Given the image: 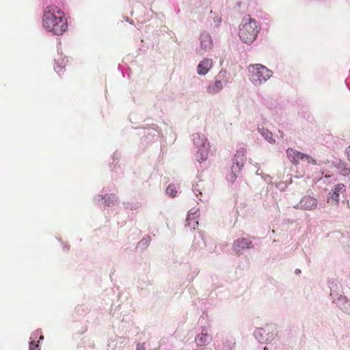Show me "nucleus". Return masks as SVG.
Returning <instances> with one entry per match:
<instances>
[{"instance_id": "obj_2", "label": "nucleus", "mask_w": 350, "mask_h": 350, "mask_svg": "<svg viewBox=\"0 0 350 350\" xmlns=\"http://www.w3.org/2000/svg\"><path fill=\"white\" fill-rule=\"evenodd\" d=\"M259 31L257 22L248 16L244 18L239 25V36L242 42L251 44L256 39Z\"/></svg>"}, {"instance_id": "obj_5", "label": "nucleus", "mask_w": 350, "mask_h": 350, "mask_svg": "<svg viewBox=\"0 0 350 350\" xmlns=\"http://www.w3.org/2000/svg\"><path fill=\"white\" fill-rule=\"evenodd\" d=\"M286 154L288 159L294 165L299 163V160L306 161L309 165H316L317 161L310 156L299 152L293 148H288L286 150Z\"/></svg>"}, {"instance_id": "obj_18", "label": "nucleus", "mask_w": 350, "mask_h": 350, "mask_svg": "<svg viewBox=\"0 0 350 350\" xmlns=\"http://www.w3.org/2000/svg\"><path fill=\"white\" fill-rule=\"evenodd\" d=\"M29 350H40L38 343L34 340L31 341L29 344Z\"/></svg>"}, {"instance_id": "obj_4", "label": "nucleus", "mask_w": 350, "mask_h": 350, "mask_svg": "<svg viewBox=\"0 0 350 350\" xmlns=\"http://www.w3.org/2000/svg\"><path fill=\"white\" fill-rule=\"evenodd\" d=\"M229 77L226 70H221L215 77L214 82L210 83L206 88L208 94L214 95L222 90L228 83Z\"/></svg>"}, {"instance_id": "obj_17", "label": "nucleus", "mask_w": 350, "mask_h": 350, "mask_svg": "<svg viewBox=\"0 0 350 350\" xmlns=\"http://www.w3.org/2000/svg\"><path fill=\"white\" fill-rule=\"evenodd\" d=\"M166 193L172 197L176 196L177 191L174 185H169L166 189Z\"/></svg>"}, {"instance_id": "obj_3", "label": "nucleus", "mask_w": 350, "mask_h": 350, "mask_svg": "<svg viewBox=\"0 0 350 350\" xmlns=\"http://www.w3.org/2000/svg\"><path fill=\"white\" fill-rule=\"evenodd\" d=\"M251 73L250 79L255 85H261L267 81L273 75V72L265 66L256 64L249 66Z\"/></svg>"}, {"instance_id": "obj_13", "label": "nucleus", "mask_w": 350, "mask_h": 350, "mask_svg": "<svg viewBox=\"0 0 350 350\" xmlns=\"http://www.w3.org/2000/svg\"><path fill=\"white\" fill-rule=\"evenodd\" d=\"M193 140L194 144L199 148L204 146V144H208L204 135H200L199 133L193 134Z\"/></svg>"}, {"instance_id": "obj_12", "label": "nucleus", "mask_w": 350, "mask_h": 350, "mask_svg": "<svg viewBox=\"0 0 350 350\" xmlns=\"http://www.w3.org/2000/svg\"><path fill=\"white\" fill-rule=\"evenodd\" d=\"M208 144H204L203 146L199 148L197 154V159L199 162H203L207 159L208 154Z\"/></svg>"}, {"instance_id": "obj_21", "label": "nucleus", "mask_w": 350, "mask_h": 350, "mask_svg": "<svg viewBox=\"0 0 350 350\" xmlns=\"http://www.w3.org/2000/svg\"><path fill=\"white\" fill-rule=\"evenodd\" d=\"M262 330V329H258L256 331V334H259Z\"/></svg>"}, {"instance_id": "obj_8", "label": "nucleus", "mask_w": 350, "mask_h": 350, "mask_svg": "<svg viewBox=\"0 0 350 350\" xmlns=\"http://www.w3.org/2000/svg\"><path fill=\"white\" fill-rule=\"evenodd\" d=\"M299 205L301 208L305 210H312L317 207V201L314 197L307 196L300 200Z\"/></svg>"}, {"instance_id": "obj_19", "label": "nucleus", "mask_w": 350, "mask_h": 350, "mask_svg": "<svg viewBox=\"0 0 350 350\" xmlns=\"http://www.w3.org/2000/svg\"><path fill=\"white\" fill-rule=\"evenodd\" d=\"M136 350H146V347L144 343H138L137 345Z\"/></svg>"}, {"instance_id": "obj_9", "label": "nucleus", "mask_w": 350, "mask_h": 350, "mask_svg": "<svg viewBox=\"0 0 350 350\" xmlns=\"http://www.w3.org/2000/svg\"><path fill=\"white\" fill-rule=\"evenodd\" d=\"M234 248L236 251L239 252L241 250L251 248L253 247L250 240L246 238H241L234 243Z\"/></svg>"}, {"instance_id": "obj_14", "label": "nucleus", "mask_w": 350, "mask_h": 350, "mask_svg": "<svg viewBox=\"0 0 350 350\" xmlns=\"http://www.w3.org/2000/svg\"><path fill=\"white\" fill-rule=\"evenodd\" d=\"M208 339H209L208 334H202L196 338V343L198 346H204L208 342Z\"/></svg>"}, {"instance_id": "obj_22", "label": "nucleus", "mask_w": 350, "mask_h": 350, "mask_svg": "<svg viewBox=\"0 0 350 350\" xmlns=\"http://www.w3.org/2000/svg\"><path fill=\"white\" fill-rule=\"evenodd\" d=\"M43 338H44V336H43L42 335H40V336L39 339H40V340H43Z\"/></svg>"}, {"instance_id": "obj_16", "label": "nucleus", "mask_w": 350, "mask_h": 350, "mask_svg": "<svg viewBox=\"0 0 350 350\" xmlns=\"http://www.w3.org/2000/svg\"><path fill=\"white\" fill-rule=\"evenodd\" d=\"M237 169L235 168V166L234 165H232V172L231 173L227 176V179L228 181L231 182V183H234L235 181V180L237 179V174L236 172H237Z\"/></svg>"}, {"instance_id": "obj_10", "label": "nucleus", "mask_w": 350, "mask_h": 350, "mask_svg": "<svg viewBox=\"0 0 350 350\" xmlns=\"http://www.w3.org/2000/svg\"><path fill=\"white\" fill-rule=\"evenodd\" d=\"M245 162V155L244 151H237L234 157L233 165L235 166V168H237V170H240V169L244 165Z\"/></svg>"}, {"instance_id": "obj_20", "label": "nucleus", "mask_w": 350, "mask_h": 350, "mask_svg": "<svg viewBox=\"0 0 350 350\" xmlns=\"http://www.w3.org/2000/svg\"><path fill=\"white\" fill-rule=\"evenodd\" d=\"M347 154L348 159L350 161V146H349L347 148Z\"/></svg>"}, {"instance_id": "obj_1", "label": "nucleus", "mask_w": 350, "mask_h": 350, "mask_svg": "<svg viewBox=\"0 0 350 350\" xmlns=\"http://www.w3.org/2000/svg\"><path fill=\"white\" fill-rule=\"evenodd\" d=\"M42 25L48 31L56 35H62L68 29L64 12L55 5H49L44 9Z\"/></svg>"}, {"instance_id": "obj_15", "label": "nucleus", "mask_w": 350, "mask_h": 350, "mask_svg": "<svg viewBox=\"0 0 350 350\" xmlns=\"http://www.w3.org/2000/svg\"><path fill=\"white\" fill-rule=\"evenodd\" d=\"M261 133L263 136H265V139L270 143L275 142V139L273 138V135L271 132L269 131L268 130H265L264 129H262Z\"/></svg>"}, {"instance_id": "obj_11", "label": "nucleus", "mask_w": 350, "mask_h": 350, "mask_svg": "<svg viewBox=\"0 0 350 350\" xmlns=\"http://www.w3.org/2000/svg\"><path fill=\"white\" fill-rule=\"evenodd\" d=\"M201 49L204 51H207L211 49L213 42L211 37L208 34L202 35L200 37Z\"/></svg>"}, {"instance_id": "obj_7", "label": "nucleus", "mask_w": 350, "mask_h": 350, "mask_svg": "<svg viewBox=\"0 0 350 350\" xmlns=\"http://www.w3.org/2000/svg\"><path fill=\"white\" fill-rule=\"evenodd\" d=\"M213 66V60L211 58H204L197 66V73L204 76L206 75Z\"/></svg>"}, {"instance_id": "obj_6", "label": "nucleus", "mask_w": 350, "mask_h": 350, "mask_svg": "<svg viewBox=\"0 0 350 350\" xmlns=\"http://www.w3.org/2000/svg\"><path fill=\"white\" fill-rule=\"evenodd\" d=\"M346 191V187L344 184L339 183L334 187L332 192L329 193V197L327 198V202H330L331 200L335 202L336 204L338 205L339 202V197L340 194H343Z\"/></svg>"}]
</instances>
